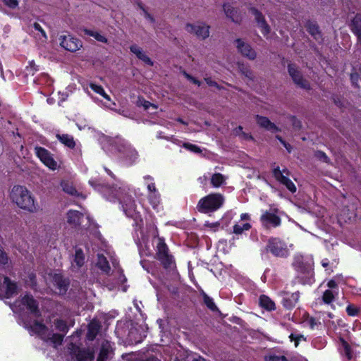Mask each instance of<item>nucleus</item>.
<instances>
[{
	"instance_id": "46",
	"label": "nucleus",
	"mask_w": 361,
	"mask_h": 361,
	"mask_svg": "<svg viewBox=\"0 0 361 361\" xmlns=\"http://www.w3.org/2000/svg\"><path fill=\"white\" fill-rule=\"evenodd\" d=\"M183 146L184 148H185L192 152H195V153H201L202 152L201 149L195 145L190 144V143H184Z\"/></svg>"
},
{
	"instance_id": "29",
	"label": "nucleus",
	"mask_w": 361,
	"mask_h": 361,
	"mask_svg": "<svg viewBox=\"0 0 361 361\" xmlns=\"http://www.w3.org/2000/svg\"><path fill=\"white\" fill-rule=\"evenodd\" d=\"M53 279L54 284L58 288L59 293L60 294H63L67 290L68 283L66 281L62 279L59 275H55Z\"/></svg>"
},
{
	"instance_id": "63",
	"label": "nucleus",
	"mask_w": 361,
	"mask_h": 361,
	"mask_svg": "<svg viewBox=\"0 0 361 361\" xmlns=\"http://www.w3.org/2000/svg\"><path fill=\"white\" fill-rule=\"evenodd\" d=\"M140 8L142 9V12H143V15L145 16V18L150 20L151 21H153L154 19L151 16V15L144 8V7L142 6V5H139Z\"/></svg>"
},
{
	"instance_id": "28",
	"label": "nucleus",
	"mask_w": 361,
	"mask_h": 361,
	"mask_svg": "<svg viewBox=\"0 0 361 361\" xmlns=\"http://www.w3.org/2000/svg\"><path fill=\"white\" fill-rule=\"evenodd\" d=\"M352 30L361 42V15L357 14L352 21Z\"/></svg>"
},
{
	"instance_id": "11",
	"label": "nucleus",
	"mask_w": 361,
	"mask_h": 361,
	"mask_svg": "<svg viewBox=\"0 0 361 361\" xmlns=\"http://www.w3.org/2000/svg\"><path fill=\"white\" fill-rule=\"evenodd\" d=\"M235 45L238 51L244 57L249 60H255L257 58L256 51L251 45L242 39L235 40Z\"/></svg>"
},
{
	"instance_id": "10",
	"label": "nucleus",
	"mask_w": 361,
	"mask_h": 361,
	"mask_svg": "<svg viewBox=\"0 0 361 361\" xmlns=\"http://www.w3.org/2000/svg\"><path fill=\"white\" fill-rule=\"evenodd\" d=\"M35 152L40 161L49 169L54 171L57 169V162L54 159L53 154L47 149L41 147H36Z\"/></svg>"
},
{
	"instance_id": "37",
	"label": "nucleus",
	"mask_w": 361,
	"mask_h": 361,
	"mask_svg": "<svg viewBox=\"0 0 361 361\" xmlns=\"http://www.w3.org/2000/svg\"><path fill=\"white\" fill-rule=\"evenodd\" d=\"M238 67L239 71L249 80H252L254 79V74L249 67L243 63H238Z\"/></svg>"
},
{
	"instance_id": "64",
	"label": "nucleus",
	"mask_w": 361,
	"mask_h": 361,
	"mask_svg": "<svg viewBox=\"0 0 361 361\" xmlns=\"http://www.w3.org/2000/svg\"><path fill=\"white\" fill-rule=\"evenodd\" d=\"M250 215L247 213H243L240 215L241 221H250Z\"/></svg>"
},
{
	"instance_id": "44",
	"label": "nucleus",
	"mask_w": 361,
	"mask_h": 361,
	"mask_svg": "<svg viewBox=\"0 0 361 361\" xmlns=\"http://www.w3.org/2000/svg\"><path fill=\"white\" fill-rule=\"evenodd\" d=\"M308 32L314 37L315 39L319 40L321 38V34L317 25H310L308 27Z\"/></svg>"
},
{
	"instance_id": "8",
	"label": "nucleus",
	"mask_w": 361,
	"mask_h": 361,
	"mask_svg": "<svg viewBox=\"0 0 361 361\" xmlns=\"http://www.w3.org/2000/svg\"><path fill=\"white\" fill-rule=\"evenodd\" d=\"M210 27L203 22H196L195 23H188L185 25V30L197 37L198 39L204 40L209 36Z\"/></svg>"
},
{
	"instance_id": "60",
	"label": "nucleus",
	"mask_w": 361,
	"mask_h": 361,
	"mask_svg": "<svg viewBox=\"0 0 361 361\" xmlns=\"http://www.w3.org/2000/svg\"><path fill=\"white\" fill-rule=\"evenodd\" d=\"M205 226L207 227L210 228L211 229H213L214 231H216L219 227V224L218 222H214V223L207 222L205 224Z\"/></svg>"
},
{
	"instance_id": "52",
	"label": "nucleus",
	"mask_w": 361,
	"mask_h": 361,
	"mask_svg": "<svg viewBox=\"0 0 361 361\" xmlns=\"http://www.w3.org/2000/svg\"><path fill=\"white\" fill-rule=\"evenodd\" d=\"M357 308L353 305H348L346 308V312L350 316H355L357 313Z\"/></svg>"
},
{
	"instance_id": "51",
	"label": "nucleus",
	"mask_w": 361,
	"mask_h": 361,
	"mask_svg": "<svg viewBox=\"0 0 361 361\" xmlns=\"http://www.w3.org/2000/svg\"><path fill=\"white\" fill-rule=\"evenodd\" d=\"M315 156L316 157L324 161V162H328L329 161V158L327 157V156L326 155V154L323 152H321V151H318L315 153Z\"/></svg>"
},
{
	"instance_id": "15",
	"label": "nucleus",
	"mask_w": 361,
	"mask_h": 361,
	"mask_svg": "<svg viewBox=\"0 0 361 361\" xmlns=\"http://www.w3.org/2000/svg\"><path fill=\"white\" fill-rule=\"evenodd\" d=\"M71 361H92L93 353L90 350H80L78 347L71 344Z\"/></svg>"
},
{
	"instance_id": "14",
	"label": "nucleus",
	"mask_w": 361,
	"mask_h": 361,
	"mask_svg": "<svg viewBox=\"0 0 361 361\" xmlns=\"http://www.w3.org/2000/svg\"><path fill=\"white\" fill-rule=\"evenodd\" d=\"M111 141L116 145V148L118 152L123 153L126 157H130V159L136 157L137 152L135 149H133L128 142L123 138L116 137Z\"/></svg>"
},
{
	"instance_id": "50",
	"label": "nucleus",
	"mask_w": 361,
	"mask_h": 361,
	"mask_svg": "<svg viewBox=\"0 0 361 361\" xmlns=\"http://www.w3.org/2000/svg\"><path fill=\"white\" fill-rule=\"evenodd\" d=\"M9 259L7 256V254L3 250H0V264H7L8 263Z\"/></svg>"
},
{
	"instance_id": "24",
	"label": "nucleus",
	"mask_w": 361,
	"mask_h": 361,
	"mask_svg": "<svg viewBox=\"0 0 361 361\" xmlns=\"http://www.w3.org/2000/svg\"><path fill=\"white\" fill-rule=\"evenodd\" d=\"M111 345L109 341H103L97 361H106L111 353Z\"/></svg>"
},
{
	"instance_id": "36",
	"label": "nucleus",
	"mask_w": 361,
	"mask_h": 361,
	"mask_svg": "<svg viewBox=\"0 0 361 361\" xmlns=\"http://www.w3.org/2000/svg\"><path fill=\"white\" fill-rule=\"evenodd\" d=\"M251 228V224L246 223H237L233 226V233L236 235L242 234L244 231H249Z\"/></svg>"
},
{
	"instance_id": "34",
	"label": "nucleus",
	"mask_w": 361,
	"mask_h": 361,
	"mask_svg": "<svg viewBox=\"0 0 361 361\" xmlns=\"http://www.w3.org/2000/svg\"><path fill=\"white\" fill-rule=\"evenodd\" d=\"M338 294V290H326L322 295V301L326 304H330Z\"/></svg>"
},
{
	"instance_id": "31",
	"label": "nucleus",
	"mask_w": 361,
	"mask_h": 361,
	"mask_svg": "<svg viewBox=\"0 0 361 361\" xmlns=\"http://www.w3.org/2000/svg\"><path fill=\"white\" fill-rule=\"evenodd\" d=\"M99 328L100 326L97 322H91L88 325V331L87 334V338L91 341L93 340L96 337Z\"/></svg>"
},
{
	"instance_id": "13",
	"label": "nucleus",
	"mask_w": 361,
	"mask_h": 361,
	"mask_svg": "<svg viewBox=\"0 0 361 361\" xmlns=\"http://www.w3.org/2000/svg\"><path fill=\"white\" fill-rule=\"evenodd\" d=\"M157 247L158 259L165 267H170L173 262V257L169 255L168 247L162 239L159 238Z\"/></svg>"
},
{
	"instance_id": "40",
	"label": "nucleus",
	"mask_w": 361,
	"mask_h": 361,
	"mask_svg": "<svg viewBox=\"0 0 361 361\" xmlns=\"http://www.w3.org/2000/svg\"><path fill=\"white\" fill-rule=\"evenodd\" d=\"M35 31L37 32L36 35L39 37V39H41L42 42H44L47 39V34L44 31V30L42 28L41 25L39 23H34L32 25Z\"/></svg>"
},
{
	"instance_id": "26",
	"label": "nucleus",
	"mask_w": 361,
	"mask_h": 361,
	"mask_svg": "<svg viewBox=\"0 0 361 361\" xmlns=\"http://www.w3.org/2000/svg\"><path fill=\"white\" fill-rule=\"evenodd\" d=\"M265 361H307L306 359L302 357H294L288 360L283 355H277L275 354H269L264 357Z\"/></svg>"
},
{
	"instance_id": "61",
	"label": "nucleus",
	"mask_w": 361,
	"mask_h": 361,
	"mask_svg": "<svg viewBox=\"0 0 361 361\" xmlns=\"http://www.w3.org/2000/svg\"><path fill=\"white\" fill-rule=\"evenodd\" d=\"M204 80L208 85L219 88L218 84L215 81L212 80L210 78H205Z\"/></svg>"
},
{
	"instance_id": "6",
	"label": "nucleus",
	"mask_w": 361,
	"mask_h": 361,
	"mask_svg": "<svg viewBox=\"0 0 361 361\" xmlns=\"http://www.w3.org/2000/svg\"><path fill=\"white\" fill-rule=\"evenodd\" d=\"M267 250L277 257H286L290 253L288 245L279 238H271L268 240Z\"/></svg>"
},
{
	"instance_id": "23",
	"label": "nucleus",
	"mask_w": 361,
	"mask_h": 361,
	"mask_svg": "<svg viewBox=\"0 0 361 361\" xmlns=\"http://www.w3.org/2000/svg\"><path fill=\"white\" fill-rule=\"evenodd\" d=\"M85 263V255L82 250L80 248H76L75 255L72 261V268L74 270H78L83 266Z\"/></svg>"
},
{
	"instance_id": "48",
	"label": "nucleus",
	"mask_w": 361,
	"mask_h": 361,
	"mask_svg": "<svg viewBox=\"0 0 361 361\" xmlns=\"http://www.w3.org/2000/svg\"><path fill=\"white\" fill-rule=\"evenodd\" d=\"M4 3L10 8H16L18 6V0H3Z\"/></svg>"
},
{
	"instance_id": "45",
	"label": "nucleus",
	"mask_w": 361,
	"mask_h": 361,
	"mask_svg": "<svg viewBox=\"0 0 361 361\" xmlns=\"http://www.w3.org/2000/svg\"><path fill=\"white\" fill-rule=\"evenodd\" d=\"M149 201L154 209H157L159 204V195L158 193L149 195Z\"/></svg>"
},
{
	"instance_id": "49",
	"label": "nucleus",
	"mask_w": 361,
	"mask_h": 361,
	"mask_svg": "<svg viewBox=\"0 0 361 361\" xmlns=\"http://www.w3.org/2000/svg\"><path fill=\"white\" fill-rule=\"evenodd\" d=\"M289 337H290L291 341H295V347L298 346V343L301 339H304L303 336L299 335V334H291Z\"/></svg>"
},
{
	"instance_id": "54",
	"label": "nucleus",
	"mask_w": 361,
	"mask_h": 361,
	"mask_svg": "<svg viewBox=\"0 0 361 361\" xmlns=\"http://www.w3.org/2000/svg\"><path fill=\"white\" fill-rule=\"evenodd\" d=\"M343 347L344 349V353L348 359L351 358V352L350 348L348 344L345 341H343Z\"/></svg>"
},
{
	"instance_id": "18",
	"label": "nucleus",
	"mask_w": 361,
	"mask_h": 361,
	"mask_svg": "<svg viewBox=\"0 0 361 361\" xmlns=\"http://www.w3.org/2000/svg\"><path fill=\"white\" fill-rule=\"evenodd\" d=\"M223 8L226 17L233 23H239L242 20L243 15L237 8L228 3L224 4Z\"/></svg>"
},
{
	"instance_id": "38",
	"label": "nucleus",
	"mask_w": 361,
	"mask_h": 361,
	"mask_svg": "<svg viewBox=\"0 0 361 361\" xmlns=\"http://www.w3.org/2000/svg\"><path fill=\"white\" fill-rule=\"evenodd\" d=\"M97 264L98 267L105 273H108L110 270L109 262H107L106 257H104L103 255H98Z\"/></svg>"
},
{
	"instance_id": "27",
	"label": "nucleus",
	"mask_w": 361,
	"mask_h": 361,
	"mask_svg": "<svg viewBox=\"0 0 361 361\" xmlns=\"http://www.w3.org/2000/svg\"><path fill=\"white\" fill-rule=\"evenodd\" d=\"M295 266L300 269L301 271H306L307 270L311 269L312 267V260L310 259L308 262H304L303 257L301 255H298L295 258Z\"/></svg>"
},
{
	"instance_id": "16",
	"label": "nucleus",
	"mask_w": 361,
	"mask_h": 361,
	"mask_svg": "<svg viewBox=\"0 0 361 361\" xmlns=\"http://www.w3.org/2000/svg\"><path fill=\"white\" fill-rule=\"evenodd\" d=\"M288 73L298 86L306 90L310 88L308 82L302 78L300 71L293 65H288Z\"/></svg>"
},
{
	"instance_id": "25",
	"label": "nucleus",
	"mask_w": 361,
	"mask_h": 361,
	"mask_svg": "<svg viewBox=\"0 0 361 361\" xmlns=\"http://www.w3.org/2000/svg\"><path fill=\"white\" fill-rule=\"evenodd\" d=\"M300 298L298 292L286 293L283 298V304L286 308H291L295 305Z\"/></svg>"
},
{
	"instance_id": "2",
	"label": "nucleus",
	"mask_w": 361,
	"mask_h": 361,
	"mask_svg": "<svg viewBox=\"0 0 361 361\" xmlns=\"http://www.w3.org/2000/svg\"><path fill=\"white\" fill-rule=\"evenodd\" d=\"M10 198L18 207L30 212H35L37 207L31 192L24 186L14 185L10 192Z\"/></svg>"
},
{
	"instance_id": "35",
	"label": "nucleus",
	"mask_w": 361,
	"mask_h": 361,
	"mask_svg": "<svg viewBox=\"0 0 361 361\" xmlns=\"http://www.w3.org/2000/svg\"><path fill=\"white\" fill-rule=\"evenodd\" d=\"M259 305L267 310H275V303L267 296L262 295L259 298Z\"/></svg>"
},
{
	"instance_id": "56",
	"label": "nucleus",
	"mask_w": 361,
	"mask_h": 361,
	"mask_svg": "<svg viewBox=\"0 0 361 361\" xmlns=\"http://www.w3.org/2000/svg\"><path fill=\"white\" fill-rule=\"evenodd\" d=\"M140 104L145 109H149V107H152L153 109H156L157 106L155 105H154L153 104H151L149 102H147V101H145V100H143V101H140Z\"/></svg>"
},
{
	"instance_id": "21",
	"label": "nucleus",
	"mask_w": 361,
	"mask_h": 361,
	"mask_svg": "<svg viewBox=\"0 0 361 361\" xmlns=\"http://www.w3.org/2000/svg\"><path fill=\"white\" fill-rule=\"evenodd\" d=\"M21 303L35 316L38 315L37 304L32 295H25L21 299Z\"/></svg>"
},
{
	"instance_id": "1",
	"label": "nucleus",
	"mask_w": 361,
	"mask_h": 361,
	"mask_svg": "<svg viewBox=\"0 0 361 361\" xmlns=\"http://www.w3.org/2000/svg\"><path fill=\"white\" fill-rule=\"evenodd\" d=\"M25 328L27 329L32 334L38 335L44 341H50L54 345L57 347L62 343L64 334L68 331V327L62 319H56L54 322V326L56 330L63 333L53 334L49 331L43 324L35 321L27 322L25 324Z\"/></svg>"
},
{
	"instance_id": "41",
	"label": "nucleus",
	"mask_w": 361,
	"mask_h": 361,
	"mask_svg": "<svg viewBox=\"0 0 361 361\" xmlns=\"http://www.w3.org/2000/svg\"><path fill=\"white\" fill-rule=\"evenodd\" d=\"M225 181L224 176L221 173H214L211 178V183L215 188L221 186Z\"/></svg>"
},
{
	"instance_id": "39",
	"label": "nucleus",
	"mask_w": 361,
	"mask_h": 361,
	"mask_svg": "<svg viewBox=\"0 0 361 361\" xmlns=\"http://www.w3.org/2000/svg\"><path fill=\"white\" fill-rule=\"evenodd\" d=\"M63 190L71 195H77L78 192L75 188H74L72 183L68 181H62L61 183Z\"/></svg>"
},
{
	"instance_id": "7",
	"label": "nucleus",
	"mask_w": 361,
	"mask_h": 361,
	"mask_svg": "<svg viewBox=\"0 0 361 361\" xmlns=\"http://www.w3.org/2000/svg\"><path fill=\"white\" fill-rule=\"evenodd\" d=\"M277 213V209H270L269 210L264 211L260 216L262 226L267 229L279 226L281 224V220Z\"/></svg>"
},
{
	"instance_id": "43",
	"label": "nucleus",
	"mask_w": 361,
	"mask_h": 361,
	"mask_svg": "<svg viewBox=\"0 0 361 361\" xmlns=\"http://www.w3.org/2000/svg\"><path fill=\"white\" fill-rule=\"evenodd\" d=\"M204 302L207 305V307L212 311H215L217 310V307L215 303L213 301V299L209 297L206 293L202 294Z\"/></svg>"
},
{
	"instance_id": "9",
	"label": "nucleus",
	"mask_w": 361,
	"mask_h": 361,
	"mask_svg": "<svg viewBox=\"0 0 361 361\" xmlns=\"http://www.w3.org/2000/svg\"><path fill=\"white\" fill-rule=\"evenodd\" d=\"M273 175L274 178L291 192H296L297 188L295 184L289 178V171L286 169H280L279 166L273 169Z\"/></svg>"
},
{
	"instance_id": "12",
	"label": "nucleus",
	"mask_w": 361,
	"mask_h": 361,
	"mask_svg": "<svg viewBox=\"0 0 361 361\" xmlns=\"http://www.w3.org/2000/svg\"><path fill=\"white\" fill-rule=\"evenodd\" d=\"M60 45L70 51H76L82 47V42L71 35H61L59 38Z\"/></svg>"
},
{
	"instance_id": "47",
	"label": "nucleus",
	"mask_w": 361,
	"mask_h": 361,
	"mask_svg": "<svg viewBox=\"0 0 361 361\" xmlns=\"http://www.w3.org/2000/svg\"><path fill=\"white\" fill-rule=\"evenodd\" d=\"M183 75L185 77V78H187L189 81H190L193 84L197 85V86L201 85V82L200 80H197L195 78L192 77V75H190L185 71L183 72Z\"/></svg>"
},
{
	"instance_id": "5",
	"label": "nucleus",
	"mask_w": 361,
	"mask_h": 361,
	"mask_svg": "<svg viewBox=\"0 0 361 361\" xmlns=\"http://www.w3.org/2000/svg\"><path fill=\"white\" fill-rule=\"evenodd\" d=\"M224 202V198L221 194H210L199 201L197 208L201 212H214L219 209Z\"/></svg>"
},
{
	"instance_id": "4",
	"label": "nucleus",
	"mask_w": 361,
	"mask_h": 361,
	"mask_svg": "<svg viewBox=\"0 0 361 361\" xmlns=\"http://www.w3.org/2000/svg\"><path fill=\"white\" fill-rule=\"evenodd\" d=\"M106 197L110 201L118 200L121 204L124 212L128 216H132L135 209V204L132 197L128 195L126 188L114 187L109 189Z\"/></svg>"
},
{
	"instance_id": "59",
	"label": "nucleus",
	"mask_w": 361,
	"mask_h": 361,
	"mask_svg": "<svg viewBox=\"0 0 361 361\" xmlns=\"http://www.w3.org/2000/svg\"><path fill=\"white\" fill-rule=\"evenodd\" d=\"M350 79H351L352 83L354 85L357 86V82L359 80L358 74L357 73H352L350 75Z\"/></svg>"
},
{
	"instance_id": "20",
	"label": "nucleus",
	"mask_w": 361,
	"mask_h": 361,
	"mask_svg": "<svg viewBox=\"0 0 361 361\" xmlns=\"http://www.w3.org/2000/svg\"><path fill=\"white\" fill-rule=\"evenodd\" d=\"M130 51L134 54L140 60L148 66H153L151 59L147 55L146 52L137 44H132L130 47Z\"/></svg>"
},
{
	"instance_id": "42",
	"label": "nucleus",
	"mask_w": 361,
	"mask_h": 361,
	"mask_svg": "<svg viewBox=\"0 0 361 361\" xmlns=\"http://www.w3.org/2000/svg\"><path fill=\"white\" fill-rule=\"evenodd\" d=\"M90 87L94 92L102 96L107 101H111L110 97L105 92L104 88L101 85L91 83Z\"/></svg>"
},
{
	"instance_id": "19",
	"label": "nucleus",
	"mask_w": 361,
	"mask_h": 361,
	"mask_svg": "<svg viewBox=\"0 0 361 361\" xmlns=\"http://www.w3.org/2000/svg\"><path fill=\"white\" fill-rule=\"evenodd\" d=\"M2 277L0 276V290H4L7 298L11 297L16 293L17 285L11 281L8 277H3V282L1 281Z\"/></svg>"
},
{
	"instance_id": "55",
	"label": "nucleus",
	"mask_w": 361,
	"mask_h": 361,
	"mask_svg": "<svg viewBox=\"0 0 361 361\" xmlns=\"http://www.w3.org/2000/svg\"><path fill=\"white\" fill-rule=\"evenodd\" d=\"M186 353L184 352L183 355H180L179 357H176L173 361H190V355H185Z\"/></svg>"
},
{
	"instance_id": "30",
	"label": "nucleus",
	"mask_w": 361,
	"mask_h": 361,
	"mask_svg": "<svg viewBox=\"0 0 361 361\" xmlns=\"http://www.w3.org/2000/svg\"><path fill=\"white\" fill-rule=\"evenodd\" d=\"M56 137L64 145L69 148H74L75 142L73 137L68 134H57Z\"/></svg>"
},
{
	"instance_id": "58",
	"label": "nucleus",
	"mask_w": 361,
	"mask_h": 361,
	"mask_svg": "<svg viewBox=\"0 0 361 361\" xmlns=\"http://www.w3.org/2000/svg\"><path fill=\"white\" fill-rule=\"evenodd\" d=\"M327 286L330 290H338L337 283L334 280H330L327 283Z\"/></svg>"
},
{
	"instance_id": "22",
	"label": "nucleus",
	"mask_w": 361,
	"mask_h": 361,
	"mask_svg": "<svg viewBox=\"0 0 361 361\" xmlns=\"http://www.w3.org/2000/svg\"><path fill=\"white\" fill-rule=\"evenodd\" d=\"M256 121L259 126L264 128L268 130L271 132L279 131V128L274 123H271L267 117L257 115L256 116Z\"/></svg>"
},
{
	"instance_id": "53",
	"label": "nucleus",
	"mask_w": 361,
	"mask_h": 361,
	"mask_svg": "<svg viewBox=\"0 0 361 361\" xmlns=\"http://www.w3.org/2000/svg\"><path fill=\"white\" fill-rule=\"evenodd\" d=\"M37 66L34 63V61L29 62V66H27V71L29 72V73L34 74L35 71H37Z\"/></svg>"
},
{
	"instance_id": "3",
	"label": "nucleus",
	"mask_w": 361,
	"mask_h": 361,
	"mask_svg": "<svg viewBox=\"0 0 361 361\" xmlns=\"http://www.w3.org/2000/svg\"><path fill=\"white\" fill-rule=\"evenodd\" d=\"M106 197L110 201L118 200L121 204L124 212L128 216H132L135 209V204L132 197L128 195L126 188L114 187L109 189Z\"/></svg>"
},
{
	"instance_id": "62",
	"label": "nucleus",
	"mask_w": 361,
	"mask_h": 361,
	"mask_svg": "<svg viewBox=\"0 0 361 361\" xmlns=\"http://www.w3.org/2000/svg\"><path fill=\"white\" fill-rule=\"evenodd\" d=\"M276 138L281 142V144L286 147L288 152L291 151V147L289 144L286 143L281 137L276 136Z\"/></svg>"
},
{
	"instance_id": "17",
	"label": "nucleus",
	"mask_w": 361,
	"mask_h": 361,
	"mask_svg": "<svg viewBox=\"0 0 361 361\" xmlns=\"http://www.w3.org/2000/svg\"><path fill=\"white\" fill-rule=\"evenodd\" d=\"M250 12L255 16L257 27L260 29L262 33L266 36L270 32V27L267 23L264 16L256 8H252Z\"/></svg>"
},
{
	"instance_id": "32",
	"label": "nucleus",
	"mask_w": 361,
	"mask_h": 361,
	"mask_svg": "<svg viewBox=\"0 0 361 361\" xmlns=\"http://www.w3.org/2000/svg\"><path fill=\"white\" fill-rule=\"evenodd\" d=\"M81 32H82L85 35L93 37L98 42L104 43L107 42V39L97 31L82 28L81 29Z\"/></svg>"
},
{
	"instance_id": "33",
	"label": "nucleus",
	"mask_w": 361,
	"mask_h": 361,
	"mask_svg": "<svg viewBox=\"0 0 361 361\" xmlns=\"http://www.w3.org/2000/svg\"><path fill=\"white\" fill-rule=\"evenodd\" d=\"M82 215L78 211L71 210L67 213L68 222L73 225H78Z\"/></svg>"
},
{
	"instance_id": "57",
	"label": "nucleus",
	"mask_w": 361,
	"mask_h": 361,
	"mask_svg": "<svg viewBox=\"0 0 361 361\" xmlns=\"http://www.w3.org/2000/svg\"><path fill=\"white\" fill-rule=\"evenodd\" d=\"M147 187L149 192H152V194L157 193V189L154 181H152V183H148Z\"/></svg>"
}]
</instances>
